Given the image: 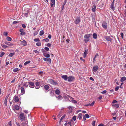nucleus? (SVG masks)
Segmentation results:
<instances>
[{
    "mask_svg": "<svg viewBox=\"0 0 126 126\" xmlns=\"http://www.w3.org/2000/svg\"><path fill=\"white\" fill-rule=\"evenodd\" d=\"M96 8V6L94 4L92 6V10L94 12H95V9Z\"/></svg>",
    "mask_w": 126,
    "mask_h": 126,
    "instance_id": "6ab92c4d",
    "label": "nucleus"
},
{
    "mask_svg": "<svg viewBox=\"0 0 126 126\" xmlns=\"http://www.w3.org/2000/svg\"><path fill=\"white\" fill-rule=\"evenodd\" d=\"M70 96L67 95H65L63 96L64 98L65 99L68 98L69 99V98H70Z\"/></svg>",
    "mask_w": 126,
    "mask_h": 126,
    "instance_id": "72a5a7b5",
    "label": "nucleus"
},
{
    "mask_svg": "<svg viewBox=\"0 0 126 126\" xmlns=\"http://www.w3.org/2000/svg\"><path fill=\"white\" fill-rule=\"evenodd\" d=\"M6 39L8 41H11L12 40V38L9 36H7L6 38Z\"/></svg>",
    "mask_w": 126,
    "mask_h": 126,
    "instance_id": "f704fd0d",
    "label": "nucleus"
},
{
    "mask_svg": "<svg viewBox=\"0 0 126 126\" xmlns=\"http://www.w3.org/2000/svg\"><path fill=\"white\" fill-rule=\"evenodd\" d=\"M55 93L56 94H59L60 93V91L59 90L57 89L55 90Z\"/></svg>",
    "mask_w": 126,
    "mask_h": 126,
    "instance_id": "7c9ffc66",
    "label": "nucleus"
},
{
    "mask_svg": "<svg viewBox=\"0 0 126 126\" xmlns=\"http://www.w3.org/2000/svg\"><path fill=\"white\" fill-rule=\"evenodd\" d=\"M69 101L72 102L74 103H76L77 102L74 99V98L72 97H70V98L69 99Z\"/></svg>",
    "mask_w": 126,
    "mask_h": 126,
    "instance_id": "4468645a",
    "label": "nucleus"
},
{
    "mask_svg": "<svg viewBox=\"0 0 126 126\" xmlns=\"http://www.w3.org/2000/svg\"><path fill=\"white\" fill-rule=\"evenodd\" d=\"M15 55L14 53H10L9 55V56L11 57H12L13 56Z\"/></svg>",
    "mask_w": 126,
    "mask_h": 126,
    "instance_id": "4c0bfd02",
    "label": "nucleus"
},
{
    "mask_svg": "<svg viewBox=\"0 0 126 126\" xmlns=\"http://www.w3.org/2000/svg\"><path fill=\"white\" fill-rule=\"evenodd\" d=\"M80 18L79 16L77 17L74 21L76 25L78 24L80 22Z\"/></svg>",
    "mask_w": 126,
    "mask_h": 126,
    "instance_id": "f03ea898",
    "label": "nucleus"
},
{
    "mask_svg": "<svg viewBox=\"0 0 126 126\" xmlns=\"http://www.w3.org/2000/svg\"><path fill=\"white\" fill-rule=\"evenodd\" d=\"M52 84L54 85H56L58 84V83H57L54 81Z\"/></svg>",
    "mask_w": 126,
    "mask_h": 126,
    "instance_id": "69168bd1",
    "label": "nucleus"
},
{
    "mask_svg": "<svg viewBox=\"0 0 126 126\" xmlns=\"http://www.w3.org/2000/svg\"><path fill=\"white\" fill-rule=\"evenodd\" d=\"M44 49L47 51H48L49 50V48L47 47H45Z\"/></svg>",
    "mask_w": 126,
    "mask_h": 126,
    "instance_id": "bf43d9fd",
    "label": "nucleus"
},
{
    "mask_svg": "<svg viewBox=\"0 0 126 126\" xmlns=\"http://www.w3.org/2000/svg\"><path fill=\"white\" fill-rule=\"evenodd\" d=\"M78 117L79 118V120L81 119L82 117V115L81 113H79L78 115Z\"/></svg>",
    "mask_w": 126,
    "mask_h": 126,
    "instance_id": "c85d7f7f",
    "label": "nucleus"
},
{
    "mask_svg": "<svg viewBox=\"0 0 126 126\" xmlns=\"http://www.w3.org/2000/svg\"><path fill=\"white\" fill-rule=\"evenodd\" d=\"M43 60L47 62H48L49 63H51V59L50 58H43Z\"/></svg>",
    "mask_w": 126,
    "mask_h": 126,
    "instance_id": "6e6552de",
    "label": "nucleus"
},
{
    "mask_svg": "<svg viewBox=\"0 0 126 126\" xmlns=\"http://www.w3.org/2000/svg\"><path fill=\"white\" fill-rule=\"evenodd\" d=\"M104 38L107 40L109 41L110 42H112V39L110 37V36H104Z\"/></svg>",
    "mask_w": 126,
    "mask_h": 126,
    "instance_id": "39448f33",
    "label": "nucleus"
},
{
    "mask_svg": "<svg viewBox=\"0 0 126 126\" xmlns=\"http://www.w3.org/2000/svg\"><path fill=\"white\" fill-rule=\"evenodd\" d=\"M98 56H99V55L98 53H96V54L94 58H93V60L94 62L95 61H96L95 60V58H96V57H97Z\"/></svg>",
    "mask_w": 126,
    "mask_h": 126,
    "instance_id": "cd10ccee",
    "label": "nucleus"
},
{
    "mask_svg": "<svg viewBox=\"0 0 126 126\" xmlns=\"http://www.w3.org/2000/svg\"><path fill=\"white\" fill-rule=\"evenodd\" d=\"M24 115V114L22 112H21L19 114V117L21 121H23L25 120V117Z\"/></svg>",
    "mask_w": 126,
    "mask_h": 126,
    "instance_id": "f257e3e1",
    "label": "nucleus"
},
{
    "mask_svg": "<svg viewBox=\"0 0 126 126\" xmlns=\"http://www.w3.org/2000/svg\"><path fill=\"white\" fill-rule=\"evenodd\" d=\"M13 99L16 102H18L19 101L18 97L15 96L14 97Z\"/></svg>",
    "mask_w": 126,
    "mask_h": 126,
    "instance_id": "9b49d317",
    "label": "nucleus"
},
{
    "mask_svg": "<svg viewBox=\"0 0 126 126\" xmlns=\"http://www.w3.org/2000/svg\"><path fill=\"white\" fill-rule=\"evenodd\" d=\"M18 70V68H16L14 69L13 71L14 72H16Z\"/></svg>",
    "mask_w": 126,
    "mask_h": 126,
    "instance_id": "79ce46f5",
    "label": "nucleus"
},
{
    "mask_svg": "<svg viewBox=\"0 0 126 126\" xmlns=\"http://www.w3.org/2000/svg\"><path fill=\"white\" fill-rule=\"evenodd\" d=\"M84 41L85 43H87L89 41V39H84Z\"/></svg>",
    "mask_w": 126,
    "mask_h": 126,
    "instance_id": "49530a36",
    "label": "nucleus"
},
{
    "mask_svg": "<svg viewBox=\"0 0 126 126\" xmlns=\"http://www.w3.org/2000/svg\"><path fill=\"white\" fill-rule=\"evenodd\" d=\"M54 82V81L52 79H50L49 80V82L52 84V83H53Z\"/></svg>",
    "mask_w": 126,
    "mask_h": 126,
    "instance_id": "3c124183",
    "label": "nucleus"
},
{
    "mask_svg": "<svg viewBox=\"0 0 126 126\" xmlns=\"http://www.w3.org/2000/svg\"><path fill=\"white\" fill-rule=\"evenodd\" d=\"M22 43L24 46H25L27 45V42L25 40H23L22 41Z\"/></svg>",
    "mask_w": 126,
    "mask_h": 126,
    "instance_id": "393cba45",
    "label": "nucleus"
},
{
    "mask_svg": "<svg viewBox=\"0 0 126 126\" xmlns=\"http://www.w3.org/2000/svg\"><path fill=\"white\" fill-rule=\"evenodd\" d=\"M38 33V31H35L33 33V35L34 36L36 35Z\"/></svg>",
    "mask_w": 126,
    "mask_h": 126,
    "instance_id": "58836bf2",
    "label": "nucleus"
},
{
    "mask_svg": "<svg viewBox=\"0 0 126 126\" xmlns=\"http://www.w3.org/2000/svg\"><path fill=\"white\" fill-rule=\"evenodd\" d=\"M95 102L94 101H93L92 103L91 104H86L85 105V106H92L94 105V104Z\"/></svg>",
    "mask_w": 126,
    "mask_h": 126,
    "instance_id": "2eb2a0df",
    "label": "nucleus"
},
{
    "mask_svg": "<svg viewBox=\"0 0 126 126\" xmlns=\"http://www.w3.org/2000/svg\"><path fill=\"white\" fill-rule=\"evenodd\" d=\"M11 122V121H10L8 123V124H7V126H12V124Z\"/></svg>",
    "mask_w": 126,
    "mask_h": 126,
    "instance_id": "a19ab883",
    "label": "nucleus"
},
{
    "mask_svg": "<svg viewBox=\"0 0 126 126\" xmlns=\"http://www.w3.org/2000/svg\"><path fill=\"white\" fill-rule=\"evenodd\" d=\"M76 116H74L72 118V119L74 121H75L76 119Z\"/></svg>",
    "mask_w": 126,
    "mask_h": 126,
    "instance_id": "864d4df0",
    "label": "nucleus"
},
{
    "mask_svg": "<svg viewBox=\"0 0 126 126\" xmlns=\"http://www.w3.org/2000/svg\"><path fill=\"white\" fill-rule=\"evenodd\" d=\"M43 40L45 41V42H48L49 41V40L47 38L44 39H43Z\"/></svg>",
    "mask_w": 126,
    "mask_h": 126,
    "instance_id": "a18cd8bd",
    "label": "nucleus"
},
{
    "mask_svg": "<svg viewBox=\"0 0 126 126\" xmlns=\"http://www.w3.org/2000/svg\"><path fill=\"white\" fill-rule=\"evenodd\" d=\"M95 121H93L92 123V124L93 126H95Z\"/></svg>",
    "mask_w": 126,
    "mask_h": 126,
    "instance_id": "13d9d810",
    "label": "nucleus"
},
{
    "mask_svg": "<svg viewBox=\"0 0 126 126\" xmlns=\"http://www.w3.org/2000/svg\"><path fill=\"white\" fill-rule=\"evenodd\" d=\"M103 27L105 29H106L107 27V24L105 21H104L102 24Z\"/></svg>",
    "mask_w": 126,
    "mask_h": 126,
    "instance_id": "20e7f679",
    "label": "nucleus"
},
{
    "mask_svg": "<svg viewBox=\"0 0 126 126\" xmlns=\"http://www.w3.org/2000/svg\"><path fill=\"white\" fill-rule=\"evenodd\" d=\"M67 1V0H65L64 1L63 4V7L65 5Z\"/></svg>",
    "mask_w": 126,
    "mask_h": 126,
    "instance_id": "5fc2aeb1",
    "label": "nucleus"
},
{
    "mask_svg": "<svg viewBox=\"0 0 126 126\" xmlns=\"http://www.w3.org/2000/svg\"><path fill=\"white\" fill-rule=\"evenodd\" d=\"M88 50L87 49L86 50H85V52H84V53L83 54V56L84 58H85L86 57L87 55L88 54Z\"/></svg>",
    "mask_w": 126,
    "mask_h": 126,
    "instance_id": "f3484780",
    "label": "nucleus"
},
{
    "mask_svg": "<svg viewBox=\"0 0 126 126\" xmlns=\"http://www.w3.org/2000/svg\"><path fill=\"white\" fill-rule=\"evenodd\" d=\"M85 116L86 117V118H88L89 117V115L87 114H85Z\"/></svg>",
    "mask_w": 126,
    "mask_h": 126,
    "instance_id": "0e129e2a",
    "label": "nucleus"
},
{
    "mask_svg": "<svg viewBox=\"0 0 126 126\" xmlns=\"http://www.w3.org/2000/svg\"><path fill=\"white\" fill-rule=\"evenodd\" d=\"M65 117V115H64L63 116H62L60 120V121H61L63 119H64V117Z\"/></svg>",
    "mask_w": 126,
    "mask_h": 126,
    "instance_id": "09e8293b",
    "label": "nucleus"
},
{
    "mask_svg": "<svg viewBox=\"0 0 126 126\" xmlns=\"http://www.w3.org/2000/svg\"><path fill=\"white\" fill-rule=\"evenodd\" d=\"M21 93L22 94L24 93L25 92V88H24L23 87H21Z\"/></svg>",
    "mask_w": 126,
    "mask_h": 126,
    "instance_id": "dca6fc26",
    "label": "nucleus"
},
{
    "mask_svg": "<svg viewBox=\"0 0 126 126\" xmlns=\"http://www.w3.org/2000/svg\"><path fill=\"white\" fill-rule=\"evenodd\" d=\"M119 87L118 86H117L115 89V91H117L119 89Z\"/></svg>",
    "mask_w": 126,
    "mask_h": 126,
    "instance_id": "680f3d73",
    "label": "nucleus"
},
{
    "mask_svg": "<svg viewBox=\"0 0 126 126\" xmlns=\"http://www.w3.org/2000/svg\"><path fill=\"white\" fill-rule=\"evenodd\" d=\"M5 44L9 46H12L13 45L12 43L9 42H5Z\"/></svg>",
    "mask_w": 126,
    "mask_h": 126,
    "instance_id": "c756f323",
    "label": "nucleus"
},
{
    "mask_svg": "<svg viewBox=\"0 0 126 126\" xmlns=\"http://www.w3.org/2000/svg\"><path fill=\"white\" fill-rule=\"evenodd\" d=\"M44 88L47 92H48L49 91V90H48L49 89V87L48 85H45L44 86Z\"/></svg>",
    "mask_w": 126,
    "mask_h": 126,
    "instance_id": "9d476101",
    "label": "nucleus"
},
{
    "mask_svg": "<svg viewBox=\"0 0 126 126\" xmlns=\"http://www.w3.org/2000/svg\"><path fill=\"white\" fill-rule=\"evenodd\" d=\"M56 98H57V99L59 100L62 99L63 98L61 95H59L58 96H56Z\"/></svg>",
    "mask_w": 126,
    "mask_h": 126,
    "instance_id": "412c9836",
    "label": "nucleus"
},
{
    "mask_svg": "<svg viewBox=\"0 0 126 126\" xmlns=\"http://www.w3.org/2000/svg\"><path fill=\"white\" fill-rule=\"evenodd\" d=\"M35 85L36 86H39L40 85V83L38 82H36L35 83Z\"/></svg>",
    "mask_w": 126,
    "mask_h": 126,
    "instance_id": "c03bdc74",
    "label": "nucleus"
},
{
    "mask_svg": "<svg viewBox=\"0 0 126 126\" xmlns=\"http://www.w3.org/2000/svg\"><path fill=\"white\" fill-rule=\"evenodd\" d=\"M23 86H25L26 87H27L28 85L27 84V82H24L23 84Z\"/></svg>",
    "mask_w": 126,
    "mask_h": 126,
    "instance_id": "c9c22d12",
    "label": "nucleus"
},
{
    "mask_svg": "<svg viewBox=\"0 0 126 126\" xmlns=\"http://www.w3.org/2000/svg\"><path fill=\"white\" fill-rule=\"evenodd\" d=\"M54 82V81L52 79H50L49 80V82L52 84V83H53Z\"/></svg>",
    "mask_w": 126,
    "mask_h": 126,
    "instance_id": "603ef678",
    "label": "nucleus"
},
{
    "mask_svg": "<svg viewBox=\"0 0 126 126\" xmlns=\"http://www.w3.org/2000/svg\"><path fill=\"white\" fill-rule=\"evenodd\" d=\"M93 38L94 39H96L97 37V34L95 33H94L93 34Z\"/></svg>",
    "mask_w": 126,
    "mask_h": 126,
    "instance_id": "4be33fe9",
    "label": "nucleus"
},
{
    "mask_svg": "<svg viewBox=\"0 0 126 126\" xmlns=\"http://www.w3.org/2000/svg\"><path fill=\"white\" fill-rule=\"evenodd\" d=\"M125 80H126V78L125 77H124L121 78L120 80L121 82H122Z\"/></svg>",
    "mask_w": 126,
    "mask_h": 126,
    "instance_id": "b1692460",
    "label": "nucleus"
},
{
    "mask_svg": "<svg viewBox=\"0 0 126 126\" xmlns=\"http://www.w3.org/2000/svg\"><path fill=\"white\" fill-rule=\"evenodd\" d=\"M36 45L38 46H40L41 45V43L40 42H38L36 43Z\"/></svg>",
    "mask_w": 126,
    "mask_h": 126,
    "instance_id": "e2e57ef3",
    "label": "nucleus"
},
{
    "mask_svg": "<svg viewBox=\"0 0 126 126\" xmlns=\"http://www.w3.org/2000/svg\"><path fill=\"white\" fill-rule=\"evenodd\" d=\"M19 22V21H14L13 22V24H15L16 23H18Z\"/></svg>",
    "mask_w": 126,
    "mask_h": 126,
    "instance_id": "052dcab7",
    "label": "nucleus"
},
{
    "mask_svg": "<svg viewBox=\"0 0 126 126\" xmlns=\"http://www.w3.org/2000/svg\"><path fill=\"white\" fill-rule=\"evenodd\" d=\"M28 83L30 84L29 86L31 88H33L34 87V83L31 81L28 82Z\"/></svg>",
    "mask_w": 126,
    "mask_h": 126,
    "instance_id": "1a4fd4ad",
    "label": "nucleus"
},
{
    "mask_svg": "<svg viewBox=\"0 0 126 126\" xmlns=\"http://www.w3.org/2000/svg\"><path fill=\"white\" fill-rule=\"evenodd\" d=\"M2 47L4 48H7L8 47L7 46L5 45H2L1 46Z\"/></svg>",
    "mask_w": 126,
    "mask_h": 126,
    "instance_id": "37998d69",
    "label": "nucleus"
},
{
    "mask_svg": "<svg viewBox=\"0 0 126 126\" xmlns=\"http://www.w3.org/2000/svg\"><path fill=\"white\" fill-rule=\"evenodd\" d=\"M92 35L91 34H86L84 36V38L86 39H89Z\"/></svg>",
    "mask_w": 126,
    "mask_h": 126,
    "instance_id": "f8f14e48",
    "label": "nucleus"
},
{
    "mask_svg": "<svg viewBox=\"0 0 126 126\" xmlns=\"http://www.w3.org/2000/svg\"><path fill=\"white\" fill-rule=\"evenodd\" d=\"M62 78L65 80H67L68 79V77L66 75H63L62 76Z\"/></svg>",
    "mask_w": 126,
    "mask_h": 126,
    "instance_id": "a211bd4d",
    "label": "nucleus"
},
{
    "mask_svg": "<svg viewBox=\"0 0 126 126\" xmlns=\"http://www.w3.org/2000/svg\"><path fill=\"white\" fill-rule=\"evenodd\" d=\"M117 102V101L116 100L114 99L112 102V103L114 104V103H116Z\"/></svg>",
    "mask_w": 126,
    "mask_h": 126,
    "instance_id": "4d7b16f0",
    "label": "nucleus"
},
{
    "mask_svg": "<svg viewBox=\"0 0 126 126\" xmlns=\"http://www.w3.org/2000/svg\"><path fill=\"white\" fill-rule=\"evenodd\" d=\"M112 106L115 107L116 108H118L119 106V105L118 104H116L112 105Z\"/></svg>",
    "mask_w": 126,
    "mask_h": 126,
    "instance_id": "5701e85b",
    "label": "nucleus"
},
{
    "mask_svg": "<svg viewBox=\"0 0 126 126\" xmlns=\"http://www.w3.org/2000/svg\"><path fill=\"white\" fill-rule=\"evenodd\" d=\"M51 3H50V5L51 7H52L54 6L55 7V0H50Z\"/></svg>",
    "mask_w": 126,
    "mask_h": 126,
    "instance_id": "ddd939ff",
    "label": "nucleus"
},
{
    "mask_svg": "<svg viewBox=\"0 0 126 126\" xmlns=\"http://www.w3.org/2000/svg\"><path fill=\"white\" fill-rule=\"evenodd\" d=\"M99 67L97 65H96L95 66L93 67V71L94 72H96L97 71Z\"/></svg>",
    "mask_w": 126,
    "mask_h": 126,
    "instance_id": "423d86ee",
    "label": "nucleus"
},
{
    "mask_svg": "<svg viewBox=\"0 0 126 126\" xmlns=\"http://www.w3.org/2000/svg\"><path fill=\"white\" fill-rule=\"evenodd\" d=\"M34 41L35 42L39 41H40V40L39 38H35L34 39Z\"/></svg>",
    "mask_w": 126,
    "mask_h": 126,
    "instance_id": "6e6d98bb",
    "label": "nucleus"
},
{
    "mask_svg": "<svg viewBox=\"0 0 126 126\" xmlns=\"http://www.w3.org/2000/svg\"><path fill=\"white\" fill-rule=\"evenodd\" d=\"M68 109L70 110V111L71 112L72 111V110L73 109V108L72 106H70L69 107Z\"/></svg>",
    "mask_w": 126,
    "mask_h": 126,
    "instance_id": "473e14b6",
    "label": "nucleus"
},
{
    "mask_svg": "<svg viewBox=\"0 0 126 126\" xmlns=\"http://www.w3.org/2000/svg\"><path fill=\"white\" fill-rule=\"evenodd\" d=\"M15 109L16 110H18L19 109V107L17 105H16L15 106Z\"/></svg>",
    "mask_w": 126,
    "mask_h": 126,
    "instance_id": "a878e982",
    "label": "nucleus"
},
{
    "mask_svg": "<svg viewBox=\"0 0 126 126\" xmlns=\"http://www.w3.org/2000/svg\"><path fill=\"white\" fill-rule=\"evenodd\" d=\"M54 82V81L52 79H50L49 80V82L52 84V83H53Z\"/></svg>",
    "mask_w": 126,
    "mask_h": 126,
    "instance_id": "8fccbe9b",
    "label": "nucleus"
},
{
    "mask_svg": "<svg viewBox=\"0 0 126 126\" xmlns=\"http://www.w3.org/2000/svg\"><path fill=\"white\" fill-rule=\"evenodd\" d=\"M25 34V33L24 32H22L20 34L21 35H24Z\"/></svg>",
    "mask_w": 126,
    "mask_h": 126,
    "instance_id": "338daca9",
    "label": "nucleus"
},
{
    "mask_svg": "<svg viewBox=\"0 0 126 126\" xmlns=\"http://www.w3.org/2000/svg\"><path fill=\"white\" fill-rule=\"evenodd\" d=\"M27 125V124L26 122H23L22 124V125L23 126H26Z\"/></svg>",
    "mask_w": 126,
    "mask_h": 126,
    "instance_id": "e433bc0d",
    "label": "nucleus"
},
{
    "mask_svg": "<svg viewBox=\"0 0 126 126\" xmlns=\"http://www.w3.org/2000/svg\"><path fill=\"white\" fill-rule=\"evenodd\" d=\"M47 46L49 47H50L51 46V45L50 43H47Z\"/></svg>",
    "mask_w": 126,
    "mask_h": 126,
    "instance_id": "774afa93",
    "label": "nucleus"
},
{
    "mask_svg": "<svg viewBox=\"0 0 126 126\" xmlns=\"http://www.w3.org/2000/svg\"><path fill=\"white\" fill-rule=\"evenodd\" d=\"M75 78L72 76H70L68 77V82H71L73 81L75 79Z\"/></svg>",
    "mask_w": 126,
    "mask_h": 126,
    "instance_id": "7ed1b4c3",
    "label": "nucleus"
},
{
    "mask_svg": "<svg viewBox=\"0 0 126 126\" xmlns=\"http://www.w3.org/2000/svg\"><path fill=\"white\" fill-rule=\"evenodd\" d=\"M114 0H113V1L112 2L111 4V5L110 6V7L111 9L113 11H114L115 10L114 4Z\"/></svg>",
    "mask_w": 126,
    "mask_h": 126,
    "instance_id": "0eeeda50",
    "label": "nucleus"
},
{
    "mask_svg": "<svg viewBox=\"0 0 126 126\" xmlns=\"http://www.w3.org/2000/svg\"><path fill=\"white\" fill-rule=\"evenodd\" d=\"M44 32L43 30L41 31L40 32V35L42 36L44 34Z\"/></svg>",
    "mask_w": 126,
    "mask_h": 126,
    "instance_id": "2f4dec72",
    "label": "nucleus"
},
{
    "mask_svg": "<svg viewBox=\"0 0 126 126\" xmlns=\"http://www.w3.org/2000/svg\"><path fill=\"white\" fill-rule=\"evenodd\" d=\"M43 55L44 56L47 58H49L50 57V55L48 54L44 53Z\"/></svg>",
    "mask_w": 126,
    "mask_h": 126,
    "instance_id": "bb28decb",
    "label": "nucleus"
},
{
    "mask_svg": "<svg viewBox=\"0 0 126 126\" xmlns=\"http://www.w3.org/2000/svg\"><path fill=\"white\" fill-rule=\"evenodd\" d=\"M5 53L4 52H2L0 54V56L1 57H2L3 55Z\"/></svg>",
    "mask_w": 126,
    "mask_h": 126,
    "instance_id": "de8ad7c7",
    "label": "nucleus"
},
{
    "mask_svg": "<svg viewBox=\"0 0 126 126\" xmlns=\"http://www.w3.org/2000/svg\"><path fill=\"white\" fill-rule=\"evenodd\" d=\"M8 97V96H6L5 98V100L4 101L5 105L6 106L7 105V100Z\"/></svg>",
    "mask_w": 126,
    "mask_h": 126,
    "instance_id": "aec40b11",
    "label": "nucleus"
},
{
    "mask_svg": "<svg viewBox=\"0 0 126 126\" xmlns=\"http://www.w3.org/2000/svg\"><path fill=\"white\" fill-rule=\"evenodd\" d=\"M30 62L31 61H26L24 63V65H26L27 64L30 63Z\"/></svg>",
    "mask_w": 126,
    "mask_h": 126,
    "instance_id": "ea45409f",
    "label": "nucleus"
}]
</instances>
